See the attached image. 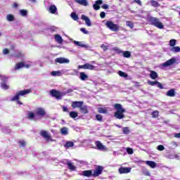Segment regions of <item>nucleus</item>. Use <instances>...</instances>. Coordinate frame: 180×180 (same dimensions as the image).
I'll use <instances>...</instances> for the list:
<instances>
[{
  "mask_svg": "<svg viewBox=\"0 0 180 180\" xmlns=\"http://www.w3.org/2000/svg\"><path fill=\"white\" fill-rule=\"evenodd\" d=\"M6 18H7V20H8V22H13V20H15V17L12 14L7 15Z\"/></svg>",
  "mask_w": 180,
  "mask_h": 180,
  "instance_id": "37998d69",
  "label": "nucleus"
},
{
  "mask_svg": "<svg viewBox=\"0 0 180 180\" xmlns=\"http://www.w3.org/2000/svg\"><path fill=\"white\" fill-rule=\"evenodd\" d=\"M127 153L128 154H129L130 155H131V154H133V148H127Z\"/></svg>",
  "mask_w": 180,
  "mask_h": 180,
  "instance_id": "603ef678",
  "label": "nucleus"
},
{
  "mask_svg": "<svg viewBox=\"0 0 180 180\" xmlns=\"http://www.w3.org/2000/svg\"><path fill=\"white\" fill-rule=\"evenodd\" d=\"M96 147L98 148V150H100L101 151H105V150H107L106 146H105L103 144L101 143L99 141H96L95 143Z\"/></svg>",
  "mask_w": 180,
  "mask_h": 180,
  "instance_id": "2eb2a0df",
  "label": "nucleus"
},
{
  "mask_svg": "<svg viewBox=\"0 0 180 180\" xmlns=\"http://www.w3.org/2000/svg\"><path fill=\"white\" fill-rule=\"evenodd\" d=\"M146 165L150 167V168H155V167H157V163H155L154 161L147 160L146 161Z\"/></svg>",
  "mask_w": 180,
  "mask_h": 180,
  "instance_id": "b1692460",
  "label": "nucleus"
},
{
  "mask_svg": "<svg viewBox=\"0 0 180 180\" xmlns=\"http://www.w3.org/2000/svg\"><path fill=\"white\" fill-rule=\"evenodd\" d=\"M27 94H30V89L21 90L17 92L16 95L13 96L11 98V101L13 102L15 101H18V105H22L20 101H19V98L20 96H25V95H27Z\"/></svg>",
  "mask_w": 180,
  "mask_h": 180,
  "instance_id": "7ed1b4c3",
  "label": "nucleus"
},
{
  "mask_svg": "<svg viewBox=\"0 0 180 180\" xmlns=\"http://www.w3.org/2000/svg\"><path fill=\"white\" fill-rule=\"evenodd\" d=\"M19 12L21 16H27V10L21 9Z\"/></svg>",
  "mask_w": 180,
  "mask_h": 180,
  "instance_id": "79ce46f5",
  "label": "nucleus"
},
{
  "mask_svg": "<svg viewBox=\"0 0 180 180\" xmlns=\"http://www.w3.org/2000/svg\"><path fill=\"white\" fill-rule=\"evenodd\" d=\"M157 82L158 81H150V80H148V85H151V86H155V85H157Z\"/></svg>",
  "mask_w": 180,
  "mask_h": 180,
  "instance_id": "8fccbe9b",
  "label": "nucleus"
},
{
  "mask_svg": "<svg viewBox=\"0 0 180 180\" xmlns=\"http://www.w3.org/2000/svg\"><path fill=\"white\" fill-rule=\"evenodd\" d=\"M134 2L138 4V5H140V6H141V1H140V0H134Z\"/></svg>",
  "mask_w": 180,
  "mask_h": 180,
  "instance_id": "338daca9",
  "label": "nucleus"
},
{
  "mask_svg": "<svg viewBox=\"0 0 180 180\" xmlns=\"http://www.w3.org/2000/svg\"><path fill=\"white\" fill-rule=\"evenodd\" d=\"M34 117H36L34 112H33L32 111H29L28 114H27V119L29 120H34Z\"/></svg>",
  "mask_w": 180,
  "mask_h": 180,
  "instance_id": "bb28decb",
  "label": "nucleus"
},
{
  "mask_svg": "<svg viewBox=\"0 0 180 180\" xmlns=\"http://www.w3.org/2000/svg\"><path fill=\"white\" fill-rule=\"evenodd\" d=\"M167 96H169L170 98H174L175 95H176V93L175 92L174 89H171L166 93Z\"/></svg>",
  "mask_w": 180,
  "mask_h": 180,
  "instance_id": "aec40b11",
  "label": "nucleus"
},
{
  "mask_svg": "<svg viewBox=\"0 0 180 180\" xmlns=\"http://www.w3.org/2000/svg\"><path fill=\"white\" fill-rule=\"evenodd\" d=\"M170 51L172 53H180V47L179 46H172L170 49Z\"/></svg>",
  "mask_w": 180,
  "mask_h": 180,
  "instance_id": "7c9ffc66",
  "label": "nucleus"
},
{
  "mask_svg": "<svg viewBox=\"0 0 180 180\" xmlns=\"http://www.w3.org/2000/svg\"><path fill=\"white\" fill-rule=\"evenodd\" d=\"M55 40L56 41H57V43H58L59 44H61V43H63V37H61L60 36V34H56L55 35Z\"/></svg>",
  "mask_w": 180,
  "mask_h": 180,
  "instance_id": "c756f323",
  "label": "nucleus"
},
{
  "mask_svg": "<svg viewBox=\"0 0 180 180\" xmlns=\"http://www.w3.org/2000/svg\"><path fill=\"white\" fill-rule=\"evenodd\" d=\"M153 117H158V111H154L153 113Z\"/></svg>",
  "mask_w": 180,
  "mask_h": 180,
  "instance_id": "bf43d9fd",
  "label": "nucleus"
},
{
  "mask_svg": "<svg viewBox=\"0 0 180 180\" xmlns=\"http://www.w3.org/2000/svg\"><path fill=\"white\" fill-rule=\"evenodd\" d=\"M96 119L98 122H101V120H102V115H96Z\"/></svg>",
  "mask_w": 180,
  "mask_h": 180,
  "instance_id": "13d9d810",
  "label": "nucleus"
},
{
  "mask_svg": "<svg viewBox=\"0 0 180 180\" xmlns=\"http://www.w3.org/2000/svg\"><path fill=\"white\" fill-rule=\"evenodd\" d=\"M75 2H76V4H79V5H82V6H88V5H89L88 0H75Z\"/></svg>",
  "mask_w": 180,
  "mask_h": 180,
  "instance_id": "6ab92c4d",
  "label": "nucleus"
},
{
  "mask_svg": "<svg viewBox=\"0 0 180 180\" xmlns=\"http://www.w3.org/2000/svg\"><path fill=\"white\" fill-rule=\"evenodd\" d=\"M83 105H84V101H74L72 103V108H73V109H75V108H81Z\"/></svg>",
  "mask_w": 180,
  "mask_h": 180,
  "instance_id": "dca6fc26",
  "label": "nucleus"
},
{
  "mask_svg": "<svg viewBox=\"0 0 180 180\" xmlns=\"http://www.w3.org/2000/svg\"><path fill=\"white\" fill-rule=\"evenodd\" d=\"M3 133H5V134H9L11 133V129H9L8 127H4L2 128Z\"/></svg>",
  "mask_w": 180,
  "mask_h": 180,
  "instance_id": "e433bc0d",
  "label": "nucleus"
},
{
  "mask_svg": "<svg viewBox=\"0 0 180 180\" xmlns=\"http://www.w3.org/2000/svg\"><path fill=\"white\" fill-rule=\"evenodd\" d=\"M150 5L151 6H154V8H158V6H160V4L154 0L150 1Z\"/></svg>",
  "mask_w": 180,
  "mask_h": 180,
  "instance_id": "58836bf2",
  "label": "nucleus"
},
{
  "mask_svg": "<svg viewBox=\"0 0 180 180\" xmlns=\"http://www.w3.org/2000/svg\"><path fill=\"white\" fill-rule=\"evenodd\" d=\"M101 8H103V9H109V5L108 4H103Z\"/></svg>",
  "mask_w": 180,
  "mask_h": 180,
  "instance_id": "0e129e2a",
  "label": "nucleus"
},
{
  "mask_svg": "<svg viewBox=\"0 0 180 180\" xmlns=\"http://www.w3.org/2000/svg\"><path fill=\"white\" fill-rule=\"evenodd\" d=\"M73 43L74 44H75V46H78L79 47H82V49H86V50L91 49L89 45L84 44L82 41H74Z\"/></svg>",
  "mask_w": 180,
  "mask_h": 180,
  "instance_id": "f8f14e48",
  "label": "nucleus"
},
{
  "mask_svg": "<svg viewBox=\"0 0 180 180\" xmlns=\"http://www.w3.org/2000/svg\"><path fill=\"white\" fill-rule=\"evenodd\" d=\"M176 44V39H171L169 41V46L170 47H174L175 46Z\"/></svg>",
  "mask_w": 180,
  "mask_h": 180,
  "instance_id": "49530a36",
  "label": "nucleus"
},
{
  "mask_svg": "<svg viewBox=\"0 0 180 180\" xmlns=\"http://www.w3.org/2000/svg\"><path fill=\"white\" fill-rule=\"evenodd\" d=\"M63 162L64 164H65L66 165H68V169H70V171H76L77 167L72 165V162H71V161H70L68 159H65Z\"/></svg>",
  "mask_w": 180,
  "mask_h": 180,
  "instance_id": "423d86ee",
  "label": "nucleus"
},
{
  "mask_svg": "<svg viewBox=\"0 0 180 180\" xmlns=\"http://www.w3.org/2000/svg\"><path fill=\"white\" fill-rule=\"evenodd\" d=\"M126 25L128 27H130V29H133L134 27V24L131 21H127Z\"/></svg>",
  "mask_w": 180,
  "mask_h": 180,
  "instance_id": "a18cd8bd",
  "label": "nucleus"
},
{
  "mask_svg": "<svg viewBox=\"0 0 180 180\" xmlns=\"http://www.w3.org/2000/svg\"><path fill=\"white\" fill-rule=\"evenodd\" d=\"M64 147L65 148H70V147H74V142L68 141L64 145Z\"/></svg>",
  "mask_w": 180,
  "mask_h": 180,
  "instance_id": "2f4dec72",
  "label": "nucleus"
},
{
  "mask_svg": "<svg viewBox=\"0 0 180 180\" xmlns=\"http://www.w3.org/2000/svg\"><path fill=\"white\" fill-rule=\"evenodd\" d=\"M35 114L37 116H46V110L43 108H38L35 110Z\"/></svg>",
  "mask_w": 180,
  "mask_h": 180,
  "instance_id": "9b49d317",
  "label": "nucleus"
},
{
  "mask_svg": "<svg viewBox=\"0 0 180 180\" xmlns=\"http://www.w3.org/2000/svg\"><path fill=\"white\" fill-rule=\"evenodd\" d=\"M25 68V63L20 62L15 65L14 70H15V71H18V70H21V68Z\"/></svg>",
  "mask_w": 180,
  "mask_h": 180,
  "instance_id": "a878e982",
  "label": "nucleus"
},
{
  "mask_svg": "<svg viewBox=\"0 0 180 180\" xmlns=\"http://www.w3.org/2000/svg\"><path fill=\"white\" fill-rule=\"evenodd\" d=\"M82 20L85 21L86 26H92V23L91 22V20L89 18L85 15H82Z\"/></svg>",
  "mask_w": 180,
  "mask_h": 180,
  "instance_id": "a211bd4d",
  "label": "nucleus"
},
{
  "mask_svg": "<svg viewBox=\"0 0 180 180\" xmlns=\"http://www.w3.org/2000/svg\"><path fill=\"white\" fill-rule=\"evenodd\" d=\"M106 16V13L104 11L101 12L100 17L101 19H105V17Z\"/></svg>",
  "mask_w": 180,
  "mask_h": 180,
  "instance_id": "4d7b16f0",
  "label": "nucleus"
},
{
  "mask_svg": "<svg viewBox=\"0 0 180 180\" xmlns=\"http://www.w3.org/2000/svg\"><path fill=\"white\" fill-rule=\"evenodd\" d=\"M1 89L4 90H6L9 88V85L6 84V82H1Z\"/></svg>",
  "mask_w": 180,
  "mask_h": 180,
  "instance_id": "c03bdc74",
  "label": "nucleus"
},
{
  "mask_svg": "<svg viewBox=\"0 0 180 180\" xmlns=\"http://www.w3.org/2000/svg\"><path fill=\"white\" fill-rule=\"evenodd\" d=\"M105 25L106 27L112 32H119L120 29L119 25L115 24L112 21H107Z\"/></svg>",
  "mask_w": 180,
  "mask_h": 180,
  "instance_id": "39448f33",
  "label": "nucleus"
},
{
  "mask_svg": "<svg viewBox=\"0 0 180 180\" xmlns=\"http://www.w3.org/2000/svg\"><path fill=\"white\" fill-rule=\"evenodd\" d=\"M73 91L74 90H72V89H69L66 91L61 92L56 89H52L51 90L50 94L53 98H56L58 100H61L63 99V96H65L67 94H71V92H73Z\"/></svg>",
  "mask_w": 180,
  "mask_h": 180,
  "instance_id": "f03ea898",
  "label": "nucleus"
},
{
  "mask_svg": "<svg viewBox=\"0 0 180 180\" xmlns=\"http://www.w3.org/2000/svg\"><path fill=\"white\" fill-rule=\"evenodd\" d=\"M169 148H176L178 147V143L175 141H172L169 144Z\"/></svg>",
  "mask_w": 180,
  "mask_h": 180,
  "instance_id": "a19ab883",
  "label": "nucleus"
},
{
  "mask_svg": "<svg viewBox=\"0 0 180 180\" xmlns=\"http://www.w3.org/2000/svg\"><path fill=\"white\" fill-rule=\"evenodd\" d=\"M55 63H58V64H68L70 60L65 58H58L55 59Z\"/></svg>",
  "mask_w": 180,
  "mask_h": 180,
  "instance_id": "ddd939ff",
  "label": "nucleus"
},
{
  "mask_svg": "<svg viewBox=\"0 0 180 180\" xmlns=\"http://www.w3.org/2000/svg\"><path fill=\"white\" fill-rule=\"evenodd\" d=\"M117 74L118 75H120V77H122V78H127V77H129V75L122 70H119Z\"/></svg>",
  "mask_w": 180,
  "mask_h": 180,
  "instance_id": "473e14b6",
  "label": "nucleus"
},
{
  "mask_svg": "<svg viewBox=\"0 0 180 180\" xmlns=\"http://www.w3.org/2000/svg\"><path fill=\"white\" fill-rule=\"evenodd\" d=\"M58 29V27L56 26H51V27L48 28V30H49V32H56Z\"/></svg>",
  "mask_w": 180,
  "mask_h": 180,
  "instance_id": "09e8293b",
  "label": "nucleus"
},
{
  "mask_svg": "<svg viewBox=\"0 0 180 180\" xmlns=\"http://www.w3.org/2000/svg\"><path fill=\"white\" fill-rule=\"evenodd\" d=\"M148 22L150 25L155 26V27H158V29H164V24L160 21V19L155 17H150L148 18Z\"/></svg>",
  "mask_w": 180,
  "mask_h": 180,
  "instance_id": "20e7f679",
  "label": "nucleus"
},
{
  "mask_svg": "<svg viewBox=\"0 0 180 180\" xmlns=\"http://www.w3.org/2000/svg\"><path fill=\"white\" fill-rule=\"evenodd\" d=\"M150 78L151 79H157L158 78V73L154 70H150Z\"/></svg>",
  "mask_w": 180,
  "mask_h": 180,
  "instance_id": "412c9836",
  "label": "nucleus"
},
{
  "mask_svg": "<svg viewBox=\"0 0 180 180\" xmlns=\"http://www.w3.org/2000/svg\"><path fill=\"white\" fill-rule=\"evenodd\" d=\"M40 136L45 139L46 141H50V140H51V136L49 132H47V131H41Z\"/></svg>",
  "mask_w": 180,
  "mask_h": 180,
  "instance_id": "9d476101",
  "label": "nucleus"
},
{
  "mask_svg": "<svg viewBox=\"0 0 180 180\" xmlns=\"http://www.w3.org/2000/svg\"><path fill=\"white\" fill-rule=\"evenodd\" d=\"M114 109L117 110L114 114V116L115 117H116V119H120V120L124 119V114L123 113L126 112V110L123 108L121 104L120 103L114 104Z\"/></svg>",
  "mask_w": 180,
  "mask_h": 180,
  "instance_id": "f257e3e1",
  "label": "nucleus"
},
{
  "mask_svg": "<svg viewBox=\"0 0 180 180\" xmlns=\"http://www.w3.org/2000/svg\"><path fill=\"white\" fill-rule=\"evenodd\" d=\"M113 51H115L117 53V54H119L120 56H122V54L123 53V51H122V49L117 48V47H114L112 48Z\"/></svg>",
  "mask_w": 180,
  "mask_h": 180,
  "instance_id": "f704fd0d",
  "label": "nucleus"
},
{
  "mask_svg": "<svg viewBox=\"0 0 180 180\" xmlns=\"http://www.w3.org/2000/svg\"><path fill=\"white\" fill-rule=\"evenodd\" d=\"M103 4V0H97L95 4H93V8L94 11H99L101 9V5Z\"/></svg>",
  "mask_w": 180,
  "mask_h": 180,
  "instance_id": "4468645a",
  "label": "nucleus"
},
{
  "mask_svg": "<svg viewBox=\"0 0 180 180\" xmlns=\"http://www.w3.org/2000/svg\"><path fill=\"white\" fill-rule=\"evenodd\" d=\"M156 86H158V88H160V89H164V86H162V84L158 81L156 82Z\"/></svg>",
  "mask_w": 180,
  "mask_h": 180,
  "instance_id": "864d4df0",
  "label": "nucleus"
},
{
  "mask_svg": "<svg viewBox=\"0 0 180 180\" xmlns=\"http://www.w3.org/2000/svg\"><path fill=\"white\" fill-rule=\"evenodd\" d=\"M70 117H72V119H75V117H78V112H77L75 111L70 112Z\"/></svg>",
  "mask_w": 180,
  "mask_h": 180,
  "instance_id": "4c0bfd02",
  "label": "nucleus"
},
{
  "mask_svg": "<svg viewBox=\"0 0 180 180\" xmlns=\"http://www.w3.org/2000/svg\"><path fill=\"white\" fill-rule=\"evenodd\" d=\"M20 146L21 147H25V146H26V142L25 141H20Z\"/></svg>",
  "mask_w": 180,
  "mask_h": 180,
  "instance_id": "052dcab7",
  "label": "nucleus"
},
{
  "mask_svg": "<svg viewBox=\"0 0 180 180\" xmlns=\"http://www.w3.org/2000/svg\"><path fill=\"white\" fill-rule=\"evenodd\" d=\"M84 176H92L93 174H92V170H84L83 171L82 173Z\"/></svg>",
  "mask_w": 180,
  "mask_h": 180,
  "instance_id": "c85d7f7f",
  "label": "nucleus"
},
{
  "mask_svg": "<svg viewBox=\"0 0 180 180\" xmlns=\"http://www.w3.org/2000/svg\"><path fill=\"white\" fill-rule=\"evenodd\" d=\"M122 56L125 58H130V57H131V52H130L129 51H122Z\"/></svg>",
  "mask_w": 180,
  "mask_h": 180,
  "instance_id": "393cba45",
  "label": "nucleus"
},
{
  "mask_svg": "<svg viewBox=\"0 0 180 180\" xmlns=\"http://www.w3.org/2000/svg\"><path fill=\"white\" fill-rule=\"evenodd\" d=\"M176 63V58H172L171 59L168 60L167 61L163 63L162 64V67H169V65H172V64H175Z\"/></svg>",
  "mask_w": 180,
  "mask_h": 180,
  "instance_id": "6e6552de",
  "label": "nucleus"
},
{
  "mask_svg": "<svg viewBox=\"0 0 180 180\" xmlns=\"http://www.w3.org/2000/svg\"><path fill=\"white\" fill-rule=\"evenodd\" d=\"M63 112H68V108H67L66 106H63Z\"/></svg>",
  "mask_w": 180,
  "mask_h": 180,
  "instance_id": "69168bd1",
  "label": "nucleus"
},
{
  "mask_svg": "<svg viewBox=\"0 0 180 180\" xmlns=\"http://www.w3.org/2000/svg\"><path fill=\"white\" fill-rule=\"evenodd\" d=\"M131 172V167H121L118 169L119 174H129Z\"/></svg>",
  "mask_w": 180,
  "mask_h": 180,
  "instance_id": "1a4fd4ad",
  "label": "nucleus"
},
{
  "mask_svg": "<svg viewBox=\"0 0 180 180\" xmlns=\"http://www.w3.org/2000/svg\"><path fill=\"white\" fill-rule=\"evenodd\" d=\"M103 171V167H101V166H98L95 169V170H94V172L92 174V176H95V177L96 176H99V175L102 174Z\"/></svg>",
  "mask_w": 180,
  "mask_h": 180,
  "instance_id": "0eeeda50",
  "label": "nucleus"
},
{
  "mask_svg": "<svg viewBox=\"0 0 180 180\" xmlns=\"http://www.w3.org/2000/svg\"><path fill=\"white\" fill-rule=\"evenodd\" d=\"M3 54H4V55L9 54V49H4L3 50Z\"/></svg>",
  "mask_w": 180,
  "mask_h": 180,
  "instance_id": "680f3d73",
  "label": "nucleus"
},
{
  "mask_svg": "<svg viewBox=\"0 0 180 180\" xmlns=\"http://www.w3.org/2000/svg\"><path fill=\"white\" fill-rule=\"evenodd\" d=\"M51 75H52V77H60V76H61V72L60 71H52L51 72Z\"/></svg>",
  "mask_w": 180,
  "mask_h": 180,
  "instance_id": "72a5a7b5",
  "label": "nucleus"
},
{
  "mask_svg": "<svg viewBox=\"0 0 180 180\" xmlns=\"http://www.w3.org/2000/svg\"><path fill=\"white\" fill-rule=\"evenodd\" d=\"M49 13H52V15H55L57 13V6L56 5H51L47 9Z\"/></svg>",
  "mask_w": 180,
  "mask_h": 180,
  "instance_id": "f3484780",
  "label": "nucleus"
},
{
  "mask_svg": "<svg viewBox=\"0 0 180 180\" xmlns=\"http://www.w3.org/2000/svg\"><path fill=\"white\" fill-rule=\"evenodd\" d=\"M80 111L82 112V113H84V115H86V113H88L89 110H88V106L86 105H82V107L80 108Z\"/></svg>",
  "mask_w": 180,
  "mask_h": 180,
  "instance_id": "cd10ccee",
  "label": "nucleus"
},
{
  "mask_svg": "<svg viewBox=\"0 0 180 180\" xmlns=\"http://www.w3.org/2000/svg\"><path fill=\"white\" fill-rule=\"evenodd\" d=\"M101 49H103V50L104 51H106V50H108V46H106V45H105V44H102V45L101 46Z\"/></svg>",
  "mask_w": 180,
  "mask_h": 180,
  "instance_id": "e2e57ef3",
  "label": "nucleus"
},
{
  "mask_svg": "<svg viewBox=\"0 0 180 180\" xmlns=\"http://www.w3.org/2000/svg\"><path fill=\"white\" fill-rule=\"evenodd\" d=\"M98 112L106 114V113H108V110H106L105 108H98Z\"/></svg>",
  "mask_w": 180,
  "mask_h": 180,
  "instance_id": "de8ad7c7",
  "label": "nucleus"
},
{
  "mask_svg": "<svg viewBox=\"0 0 180 180\" xmlns=\"http://www.w3.org/2000/svg\"><path fill=\"white\" fill-rule=\"evenodd\" d=\"M79 78L82 81H86V79H88L89 77L86 74H85V72H81L79 73Z\"/></svg>",
  "mask_w": 180,
  "mask_h": 180,
  "instance_id": "5701e85b",
  "label": "nucleus"
},
{
  "mask_svg": "<svg viewBox=\"0 0 180 180\" xmlns=\"http://www.w3.org/2000/svg\"><path fill=\"white\" fill-rule=\"evenodd\" d=\"M85 70H94L96 68L95 66H94V65H91L89 63H86L85 64Z\"/></svg>",
  "mask_w": 180,
  "mask_h": 180,
  "instance_id": "c9c22d12",
  "label": "nucleus"
},
{
  "mask_svg": "<svg viewBox=\"0 0 180 180\" xmlns=\"http://www.w3.org/2000/svg\"><path fill=\"white\" fill-rule=\"evenodd\" d=\"M129 128L128 127H124L123 128V133L124 134H129Z\"/></svg>",
  "mask_w": 180,
  "mask_h": 180,
  "instance_id": "6e6d98bb",
  "label": "nucleus"
},
{
  "mask_svg": "<svg viewBox=\"0 0 180 180\" xmlns=\"http://www.w3.org/2000/svg\"><path fill=\"white\" fill-rule=\"evenodd\" d=\"M174 137H176V139H180V133L175 134Z\"/></svg>",
  "mask_w": 180,
  "mask_h": 180,
  "instance_id": "774afa93",
  "label": "nucleus"
},
{
  "mask_svg": "<svg viewBox=\"0 0 180 180\" xmlns=\"http://www.w3.org/2000/svg\"><path fill=\"white\" fill-rule=\"evenodd\" d=\"M157 149L158 150V151H164V150H165V148L162 145H159L157 147Z\"/></svg>",
  "mask_w": 180,
  "mask_h": 180,
  "instance_id": "3c124183",
  "label": "nucleus"
},
{
  "mask_svg": "<svg viewBox=\"0 0 180 180\" xmlns=\"http://www.w3.org/2000/svg\"><path fill=\"white\" fill-rule=\"evenodd\" d=\"M80 31H82V32L84 33V34H89V32H88L86 30V29H85V28H81Z\"/></svg>",
  "mask_w": 180,
  "mask_h": 180,
  "instance_id": "5fc2aeb1",
  "label": "nucleus"
},
{
  "mask_svg": "<svg viewBox=\"0 0 180 180\" xmlns=\"http://www.w3.org/2000/svg\"><path fill=\"white\" fill-rule=\"evenodd\" d=\"M68 133H69L68 128L64 127L60 129V134H62V136H68Z\"/></svg>",
  "mask_w": 180,
  "mask_h": 180,
  "instance_id": "4be33fe9",
  "label": "nucleus"
},
{
  "mask_svg": "<svg viewBox=\"0 0 180 180\" xmlns=\"http://www.w3.org/2000/svg\"><path fill=\"white\" fill-rule=\"evenodd\" d=\"M70 18H72L73 20H78V19H79L78 15H77V13L74 12L70 14Z\"/></svg>",
  "mask_w": 180,
  "mask_h": 180,
  "instance_id": "ea45409f",
  "label": "nucleus"
}]
</instances>
